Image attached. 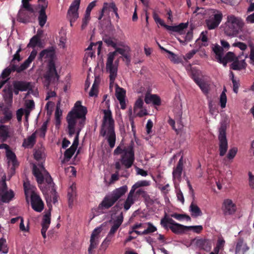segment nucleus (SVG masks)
<instances>
[{
    "mask_svg": "<svg viewBox=\"0 0 254 254\" xmlns=\"http://www.w3.org/2000/svg\"><path fill=\"white\" fill-rule=\"evenodd\" d=\"M87 112V108L81 105L80 101H78L67 115L66 120L68 134L70 136L75 134V136L72 145L64 153V159L66 161L71 158L76 149L78 144L79 133L84 125Z\"/></svg>",
    "mask_w": 254,
    "mask_h": 254,
    "instance_id": "f257e3e1",
    "label": "nucleus"
},
{
    "mask_svg": "<svg viewBox=\"0 0 254 254\" xmlns=\"http://www.w3.org/2000/svg\"><path fill=\"white\" fill-rule=\"evenodd\" d=\"M115 47V51L110 52L107 55L106 63V70L109 74L110 87L114 84L117 76L119 62V59L116 58L117 53L125 56L126 54L130 51L129 47L123 42H117Z\"/></svg>",
    "mask_w": 254,
    "mask_h": 254,
    "instance_id": "f03ea898",
    "label": "nucleus"
},
{
    "mask_svg": "<svg viewBox=\"0 0 254 254\" xmlns=\"http://www.w3.org/2000/svg\"><path fill=\"white\" fill-rule=\"evenodd\" d=\"M105 104L107 109L103 110V117L101 129V134L105 137L111 148L115 146L116 137L115 132V121L111 110L109 109V101H106L107 96L104 95Z\"/></svg>",
    "mask_w": 254,
    "mask_h": 254,
    "instance_id": "7ed1b4c3",
    "label": "nucleus"
},
{
    "mask_svg": "<svg viewBox=\"0 0 254 254\" xmlns=\"http://www.w3.org/2000/svg\"><path fill=\"white\" fill-rule=\"evenodd\" d=\"M55 55V50L53 47L42 51L39 54V59L43 61H49L48 70L44 76V83L47 88L50 84L59 80L58 75L54 62L53 61Z\"/></svg>",
    "mask_w": 254,
    "mask_h": 254,
    "instance_id": "20e7f679",
    "label": "nucleus"
},
{
    "mask_svg": "<svg viewBox=\"0 0 254 254\" xmlns=\"http://www.w3.org/2000/svg\"><path fill=\"white\" fill-rule=\"evenodd\" d=\"M161 26L165 27L168 30L176 32V37L183 45H186L192 39L193 33L191 30H188V23H182L177 26L167 25L161 18L156 22Z\"/></svg>",
    "mask_w": 254,
    "mask_h": 254,
    "instance_id": "39448f33",
    "label": "nucleus"
},
{
    "mask_svg": "<svg viewBox=\"0 0 254 254\" xmlns=\"http://www.w3.org/2000/svg\"><path fill=\"white\" fill-rule=\"evenodd\" d=\"M244 25V21L241 17L229 14L227 15L224 24V32L228 36L237 37L242 31Z\"/></svg>",
    "mask_w": 254,
    "mask_h": 254,
    "instance_id": "423d86ee",
    "label": "nucleus"
},
{
    "mask_svg": "<svg viewBox=\"0 0 254 254\" xmlns=\"http://www.w3.org/2000/svg\"><path fill=\"white\" fill-rule=\"evenodd\" d=\"M33 172L40 188L44 193L48 188L53 187V182L52 178L46 170L42 164L38 165H34L33 168Z\"/></svg>",
    "mask_w": 254,
    "mask_h": 254,
    "instance_id": "0eeeda50",
    "label": "nucleus"
},
{
    "mask_svg": "<svg viewBox=\"0 0 254 254\" xmlns=\"http://www.w3.org/2000/svg\"><path fill=\"white\" fill-rule=\"evenodd\" d=\"M24 187L26 199L30 197L32 208L37 212H41L44 209V203L36 191L37 189L29 182H25Z\"/></svg>",
    "mask_w": 254,
    "mask_h": 254,
    "instance_id": "6e6552de",
    "label": "nucleus"
},
{
    "mask_svg": "<svg viewBox=\"0 0 254 254\" xmlns=\"http://www.w3.org/2000/svg\"><path fill=\"white\" fill-rule=\"evenodd\" d=\"M114 155H121V162L127 168H129L134 161V153L132 145L125 146L122 143L115 149Z\"/></svg>",
    "mask_w": 254,
    "mask_h": 254,
    "instance_id": "1a4fd4ad",
    "label": "nucleus"
},
{
    "mask_svg": "<svg viewBox=\"0 0 254 254\" xmlns=\"http://www.w3.org/2000/svg\"><path fill=\"white\" fill-rule=\"evenodd\" d=\"M46 201L49 207V211L43 216L42 222L41 234L44 238H46V231L51 223V211L52 203H56L58 201V196L54 190L50 196L46 197Z\"/></svg>",
    "mask_w": 254,
    "mask_h": 254,
    "instance_id": "9d476101",
    "label": "nucleus"
},
{
    "mask_svg": "<svg viewBox=\"0 0 254 254\" xmlns=\"http://www.w3.org/2000/svg\"><path fill=\"white\" fill-rule=\"evenodd\" d=\"M207 13V18L205 20L207 27L209 30L214 29L221 23L223 14L221 11L214 9H210Z\"/></svg>",
    "mask_w": 254,
    "mask_h": 254,
    "instance_id": "9b49d317",
    "label": "nucleus"
},
{
    "mask_svg": "<svg viewBox=\"0 0 254 254\" xmlns=\"http://www.w3.org/2000/svg\"><path fill=\"white\" fill-rule=\"evenodd\" d=\"M31 0H22V5L19 10L17 20L22 23L29 21L30 16L33 12V9L29 1Z\"/></svg>",
    "mask_w": 254,
    "mask_h": 254,
    "instance_id": "f8f14e48",
    "label": "nucleus"
},
{
    "mask_svg": "<svg viewBox=\"0 0 254 254\" xmlns=\"http://www.w3.org/2000/svg\"><path fill=\"white\" fill-rule=\"evenodd\" d=\"M103 228L102 226H99L95 228L92 232L90 238V244L88 248L89 254H93L95 250L97 248L100 240L103 237L102 232Z\"/></svg>",
    "mask_w": 254,
    "mask_h": 254,
    "instance_id": "ddd939ff",
    "label": "nucleus"
},
{
    "mask_svg": "<svg viewBox=\"0 0 254 254\" xmlns=\"http://www.w3.org/2000/svg\"><path fill=\"white\" fill-rule=\"evenodd\" d=\"M226 126L222 124L219 129L218 140L219 154L223 156L228 150V141L226 135Z\"/></svg>",
    "mask_w": 254,
    "mask_h": 254,
    "instance_id": "4468645a",
    "label": "nucleus"
},
{
    "mask_svg": "<svg viewBox=\"0 0 254 254\" xmlns=\"http://www.w3.org/2000/svg\"><path fill=\"white\" fill-rule=\"evenodd\" d=\"M48 4L47 0H38L37 7L38 13V20L39 24L41 27L45 25L47 20V16L45 10L48 7Z\"/></svg>",
    "mask_w": 254,
    "mask_h": 254,
    "instance_id": "2eb2a0df",
    "label": "nucleus"
},
{
    "mask_svg": "<svg viewBox=\"0 0 254 254\" xmlns=\"http://www.w3.org/2000/svg\"><path fill=\"white\" fill-rule=\"evenodd\" d=\"M80 0H73L68 9L67 17L71 22H75L79 17L78 9Z\"/></svg>",
    "mask_w": 254,
    "mask_h": 254,
    "instance_id": "dca6fc26",
    "label": "nucleus"
},
{
    "mask_svg": "<svg viewBox=\"0 0 254 254\" xmlns=\"http://www.w3.org/2000/svg\"><path fill=\"white\" fill-rule=\"evenodd\" d=\"M221 209L225 215H232L236 212L237 206L233 200L226 198L222 202Z\"/></svg>",
    "mask_w": 254,
    "mask_h": 254,
    "instance_id": "f3484780",
    "label": "nucleus"
},
{
    "mask_svg": "<svg viewBox=\"0 0 254 254\" xmlns=\"http://www.w3.org/2000/svg\"><path fill=\"white\" fill-rule=\"evenodd\" d=\"M5 181L6 176L4 174L2 177L1 184L2 185V188L0 192V194H1L0 200L3 202H8L14 197V193L11 190H10L9 191L6 190L7 187Z\"/></svg>",
    "mask_w": 254,
    "mask_h": 254,
    "instance_id": "a211bd4d",
    "label": "nucleus"
},
{
    "mask_svg": "<svg viewBox=\"0 0 254 254\" xmlns=\"http://www.w3.org/2000/svg\"><path fill=\"white\" fill-rule=\"evenodd\" d=\"M116 96L120 102L121 109H125L126 108L125 101L126 90L119 87L117 85H116Z\"/></svg>",
    "mask_w": 254,
    "mask_h": 254,
    "instance_id": "6ab92c4d",
    "label": "nucleus"
},
{
    "mask_svg": "<svg viewBox=\"0 0 254 254\" xmlns=\"http://www.w3.org/2000/svg\"><path fill=\"white\" fill-rule=\"evenodd\" d=\"M14 88L18 89L20 91H28V93H32L33 85L30 82L15 81L13 83Z\"/></svg>",
    "mask_w": 254,
    "mask_h": 254,
    "instance_id": "aec40b11",
    "label": "nucleus"
},
{
    "mask_svg": "<svg viewBox=\"0 0 254 254\" xmlns=\"http://www.w3.org/2000/svg\"><path fill=\"white\" fill-rule=\"evenodd\" d=\"M123 221V215L122 213L117 217L116 219H114L112 222V225L108 233L109 234L114 236L115 233L117 232Z\"/></svg>",
    "mask_w": 254,
    "mask_h": 254,
    "instance_id": "412c9836",
    "label": "nucleus"
},
{
    "mask_svg": "<svg viewBox=\"0 0 254 254\" xmlns=\"http://www.w3.org/2000/svg\"><path fill=\"white\" fill-rule=\"evenodd\" d=\"M183 157H182L180 159L177 167L174 169L173 171V177L175 184H176L177 181H179L181 179L183 171Z\"/></svg>",
    "mask_w": 254,
    "mask_h": 254,
    "instance_id": "4be33fe9",
    "label": "nucleus"
},
{
    "mask_svg": "<svg viewBox=\"0 0 254 254\" xmlns=\"http://www.w3.org/2000/svg\"><path fill=\"white\" fill-rule=\"evenodd\" d=\"M144 101L147 104H152L155 106H159L161 104V99L156 94L147 93L145 96Z\"/></svg>",
    "mask_w": 254,
    "mask_h": 254,
    "instance_id": "5701e85b",
    "label": "nucleus"
},
{
    "mask_svg": "<svg viewBox=\"0 0 254 254\" xmlns=\"http://www.w3.org/2000/svg\"><path fill=\"white\" fill-rule=\"evenodd\" d=\"M37 51L33 50L30 53L28 59L17 69L18 72H21L28 68L37 55Z\"/></svg>",
    "mask_w": 254,
    "mask_h": 254,
    "instance_id": "b1692460",
    "label": "nucleus"
},
{
    "mask_svg": "<svg viewBox=\"0 0 254 254\" xmlns=\"http://www.w3.org/2000/svg\"><path fill=\"white\" fill-rule=\"evenodd\" d=\"M136 200V194H135V192L133 190H130L127 195V198L124 204V208L125 210L127 211L128 210L130 206L134 203Z\"/></svg>",
    "mask_w": 254,
    "mask_h": 254,
    "instance_id": "393cba45",
    "label": "nucleus"
},
{
    "mask_svg": "<svg viewBox=\"0 0 254 254\" xmlns=\"http://www.w3.org/2000/svg\"><path fill=\"white\" fill-rule=\"evenodd\" d=\"M11 135L10 128L7 126L0 124V140L6 141Z\"/></svg>",
    "mask_w": 254,
    "mask_h": 254,
    "instance_id": "a878e982",
    "label": "nucleus"
},
{
    "mask_svg": "<svg viewBox=\"0 0 254 254\" xmlns=\"http://www.w3.org/2000/svg\"><path fill=\"white\" fill-rule=\"evenodd\" d=\"M67 195L69 205L71 207L76 196V188L75 184L72 183L68 188L67 190Z\"/></svg>",
    "mask_w": 254,
    "mask_h": 254,
    "instance_id": "bb28decb",
    "label": "nucleus"
},
{
    "mask_svg": "<svg viewBox=\"0 0 254 254\" xmlns=\"http://www.w3.org/2000/svg\"><path fill=\"white\" fill-rule=\"evenodd\" d=\"M249 250L247 243L243 240H239L236 244L235 254H244Z\"/></svg>",
    "mask_w": 254,
    "mask_h": 254,
    "instance_id": "cd10ccee",
    "label": "nucleus"
},
{
    "mask_svg": "<svg viewBox=\"0 0 254 254\" xmlns=\"http://www.w3.org/2000/svg\"><path fill=\"white\" fill-rule=\"evenodd\" d=\"M194 81L202 93L205 95H207L210 90L209 84L204 80L198 78H195Z\"/></svg>",
    "mask_w": 254,
    "mask_h": 254,
    "instance_id": "c85d7f7f",
    "label": "nucleus"
},
{
    "mask_svg": "<svg viewBox=\"0 0 254 254\" xmlns=\"http://www.w3.org/2000/svg\"><path fill=\"white\" fill-rule=\"evenodd\" d=\"M127 186H123L114 190L110 195L113 199L117 201L122 196H123L127 191Z\"/></svg>",
    "mask_w": 254,
    "mask_h": 254,
    "instance_id": "c756f323",
    "label": "nucleus"
},
{
    "mask_svg": "<svg viewBox=\"0 0 254 254\" xmlns=\"http://www.w3.org/2000/svg\"><path fill=\"white\" fill-rule=\"evenodd\" d=\"M116 201L110 195L105 197L103 201L99 205V207L102 209H108L111 207Z\"/></svg>",
    "mask_w": 254,
    "mask_h": 254,
    "instance_id": "7c9ffc66",
    "label": "nucleus"
},
{
    "mask_svg": "<svg viewBox=\"0 0 254 254\" xmlns=\"http://www.w3.org/2000/svg\"><path fill=\"white\" fill-rule=\"evenodd\" d=\"M189 211L191 215L194 217L200 216L202 214L200 209L197 206L196 202L193 201L191 202L189 207Z\"/></svg>",
    "mask_w": 254,
    "mask_h": 254,
    "instance_id": "2f4dec72",
    "label": "nucleus"
},
{
    "mask_svg": "<svg viewBox=\"0 0 254 254\" xmlns=\"http://www.w3.org/2000/svg\"><path fill=\"white\" fill-rule=\"evenodd\" d=\"M5 154L8 165H12V167H14L17 165V160L14 153L10 150L6 151Z\"/></svg>",
    "mask_w": 254,
    "mask_h": 254,
    "instance_id": "473e14b6",
    "label": "nucleus"
},
{
    "mask_svg": "<svg viewBox=\"0 0 254 254\" xmlns=\"http://www.w3.org/2000/svg\"><path fill=\"white\" fill-rule=\"evenodd\" d=\"M116 5L114 2H105L104 3L100 15L98 18L99 20L101 19L104 14L107 15L109 14V13L111 10H113V5Z\"/></svg>",
    "mask_w": 254,
    "mask_h": 254,
    "instance_id": "72a5a7b5",
    "label": "nucleus"
},
{
    "mask_svg": "<svg viewBox=\"0 0 254 254\" xmlns=\"http://www.w3.org/2000/svg\"><path fill=\"white\" fill-rule=\"evenodd\" d=\"M169 228L175 234H182L187 231V226L176 223L172 226H169Z\"/></svg>",
    "mask_w": 254,
    "mask_h": 254,
    "instance_id": "f704fd0d",
    "label": "nucleus"
},
{
    "mask_svg": "<svg viewBox=\"0 0 254 254\" xmlns=\"http://www.w3.org/2000/svg\"><path fill=\"white\" fill-rule=\"evenodd\" d=\"M207 34L208 32L207 31H203L200 33L199 37L196 40L195 42V47H197V45H199L200 41H201L202 43L199 47L201 46H206L208 45Z\"/></svg>",
    "mask_w": 254,
    "mask_h": 254,
    "instance_id": "c9c22d12",
    "label": "nucleus"
},
{
    "mask_svg": "<svg viewBox=\"0 0 254 254\" xmlns=\"http://www.w3.org/2000/svg\"><path fill=\"white\" fill-rule=\"evenodd\" d=\"M247 64L245 62V60H242L240 61H236L233 62L231 64V68L233 70H241L245 69L246 67Z\"/></svg>",
    "mask_w": 254,
    "mask_h": 254,
    "instance_id": "e433bc0d",
    "label": "nucleus"
},
{
    "mask_svg": "<svg viewBox=\"0 0 254 254\" xmlns=\"http://www.w3.org/2000/svg\"><path fill=\"white\" fill-rule=\"evenodd\" d=\"M212 50L215 54L216 60L219 63L223 56V48L218 44L213 45L212 46Z\"/></svg>",
    "mask_w": 254,
    "mask_h": 254,
    "instance_id": "4c0bfd02",
    "label": "nucleus"
},
{
    "mask_svg": "<svg viewBox=\"0 0 254 254\" xmlns=\"http://www.w3.org/2000/svg\"><path fill=\"white\" fill-rule=\"evenodd\" d=\"M36 137V133H32L31 135L24 139L22 144L23 146L25 147H32L35 144Z\"/></svg>",
    "mask_w": 254,
    "mask_h": 254,
    "instance_id": "58836bf2",
    "label": "nucleus"
},
{
    "mask_svg": "<svg viewBox=\"0 0 254 254\" xmlns=\"http://www.w3.org/2000/svg\"><path fill=\"white\" fill-rule=\"evenodd\" d=\"M167 53L168 54L167 58L174 64H178L182 62V59L175 53L170 51H167Z\"/></svg>",
    "mask_w": 254,
    "mask_h": 254,
    "instance_id": "ea45409f",
    "label": "nucleus"
},
{
    "mask_svg": "<svg viewBox=\"0 0 254 254\" xmlns=\"http://www.w3.org/2000/svg\"><path fill=\"white\" fill-rule=\"evenodd\" d=\"M234 57V54L233 53L228 52L225 56H222L219 63L226 66L228 62L233 60Z\"/></svg>",
    "mask_w": 254,
    "mask_h": 254,
    "instance_id": "a19ab883",
    "label": "nucleus"
},
{
    "mask_svg": "<svg viewBox=\"0 0 254 254\" xmlns=\"http://www.w3.org/2000/svg\"><path fill=\"white\" fill-rule=\"evenodd\" d=\"M150 181L147 180L139 181L135 183L131 187V190L135 192V190L140 187H147L150 186Z\"/></svg>",
    "mask_w": 254,
    "mask_h": 254,
    "instance_id": "79ce46f5",
    "label": "nucleus"
},
{
    "mask_svg": "<svg viewBox=\"0 0 254 254\" xmlns=\"http://www.w3.org/2000/svg\"><path fill=\"white\" fill-rule=\"evenodd\" d=\"M34 158L37 161H43L46 156L44 149L40 148L37 150H36L34 154Z\"/></svg>",
    "mask_w": 254,
    "mask_h": 254,
    "instance_id": "37998d69",
    "label": "nucleus"
},
{
    "mask_svg": "<svg viewBox=\"0 0 254 254\" xmlns=\"http://www.w3.org/2000/svg\"><path fill=\"white\" fill-rule=\"evenodd\" d=\"M41 45V43L39 37L38 36H34L31 39L27 47L34 48L37 46L40 47Z\"/></svg>",
    "mask_w": 254,
    "mask_h": 254,
    "instance_id": "c03bdc74",
    "label": "nucleus"
},
{
    "mask_svg": "<svg viewBox=\"0 0 254 254\" xmlns=\"http://www.w3.org/2000/svg\"><path fill=\"white\" fill-rule=\"evenodd\" d=\"M10 72V69L6 68L1 73L0 78V89L6 82L7 79H6V78L9 75Z\"/></svg>",
    "mask_w": 254,
    "mask_h": 254,
    "instance_id": "a18cd8bd",
    "label": "nucleus"
},
{
    "mask_svg": "<svg viewBox=\"0 0 254 254\" xmlns=\"http://www.w3.org/2000/svg\"><path fill=\"white\" fill-rule=\"evenodd\" d=\"M48 122H45L42 125L39 129L36 130L34 132L36 135L37 134L39 136L42 138H44L47 129Z\"/></svg>",
    "mask_w": 254,
    "mask_h": 254,
    "instance_id": "49530a36",
    "label": "nucleus"
},
{
    "mask_svg": "<svg viewBox=\"0 0 254 254\" xmlns=\"http://www.w3.org/2000/svg\"><path fill=\"white\" fill-rule=\"evenodd\" d=\"M177 223L172 218L169 217H164L161 220V224L164 228H169V226H172Z\"/></svg>",
    "mask_w": 254,
    "mask_h": 254,
    "instance_id": "de8ad7c7",
    "label": "nucleus"
},
{
    "mask_svg": "<svg viewBox=\"0 0 254 254\" xmlns=\"http://www.w3.org/2000/svg\"><path fill=\"white\" fill-rule=\"evenodd\" d=\"M226 92V89L224 88L220 96V104L222 108H225L226 106L227 99Z\"/></svg>",
    "mask_w": 254,
    "mask_h": 254,
    "instance_id": "09e8293b",
    "label": "nucleus"
},
{
    "mask_svg": "<svg viewBox=\"0 0 254 254\" xmlns=\"http://www.w3.org/2000/svg\"><path fill=\"white\" fill-rule=\"evenodd\" d=\"M198 244L201 245V248L206 251H209L211 248V242L207 240L199 241Z\"/></svg>",
    "mask_w": 254,
    "mask_h": 254,
    "instance_id": "8fccbe9b",
    "label": "nucleus"
},
{
    "mask_svg": "<svg viewBox=\"0 0 254 254\" xmlns=\"http://www.w3.org/2000/svg\"><path fill=\"white\" fill-rule=\"evenodd\" d=\"M114 237V236L110 235L108 234L106 238L104 240L101 244V248L102 249L106 250L109 245L110 244L112 238Z\"/></svg>",
    "mask_w": 254,
    "mask_h": 254,
    "instance_id": "3c124183",
    "label": "nucleus"
},
{
    "mask_svg": "<svg viewBox=\"0 0 254 254\" xmlns=\"http://www.w3.org/2000/svg\"><path fill=\"white\" fill-rule=\"evenodd\" d=\"M8 249L7 247L6 240L3 238H0V252L3 254H7Z\"/></svg>",
    "mask_w": 254,
    "mask_h": 254,
    "instance_id": "603ef678",
    "label": "nucleus"
},
{
    "mask_svg": "<svg viewBox=\"0 0 254 254\" xmlns=\"http://www.w3.org/2000/svg\"><path fill=\"white\" fill-rule=\"evenodd\" d=\"M157 230V228L151 223H146V228L144 230V233L147 235L150 233H153Z\"/></svg>",
    "mask_w": 254,
    "mask_h": 254,
    "instance_id": "864d4df0",
    "label": "nucleus"
},
{
    "mask_svg": "<svg viewBox=\"0 0 254 254\" xmlns=\"http://www.w3.org/2000/svg\"><path fill=\"white\" fill-rule=\"evenodd\" d=\"M225 241L219 239L217 243L216 246L214 248L213 252H212L210 254H218L219 252L221 249H222L224 246Z\"/></svg>",
    "mask_w": 254,
    "mask_h": 254,
    "instance_id": "5fc2aeb1",
    "label": "nucleus"
},
{
    "mask_svg": "<svg viewBox=\"0 0 254 254\" xmlns=\"http://www.w3.org/2000/svg\"><path fill=\"white\" fill-rule=\"evenodd\" d=\"M98 86V83L97 82L96 79H95L89 93V95L90 97L96 96L97 95Z\"/></svg>",
    "mask_w": 254,
    "mask_h": 254,
    "instance_id": "6e6d98bb",
    "label": "nucleus"
},
{
    "mask_svg": "<svg viewBox=\"0 0 254 254\" xmlns=\"http://www.w3.org/2000/svg\"><path fill=\"white\" fill-rule=\"evenodd\" d=\"M25 114H26V118H27V117L29 114V111H28L27 110H25V109H22V108L18 109L16 113L17 120L19 122L21 121L22 116Z\"/></svg>",
    "mask_w": 254,
    "mask_h": 254,
    "instance_id": "4d7b16f0",
    "label": "nucleus"
},
{
    "mask_svg": "<svg viewBox=\"0 0 254 254\" xmlns=\"http://www.w3.org/2000/svg\"><path fill=\"white\" fill-rule=\"evenodd\" d=\"M4 94L3 96L5 99L7 98L10 100V102H12V92L10 87H8L7 88L6 87L3 89Z\"/></svg>",
    "mask_w": 254,
    "mask_h": 254,
    "instance_id": "13d9d810",
    "label": "nucleus"
},
{
    "mask_svg": "<svg viewBox=\"0 0 254 254\" xmlns=\"http://www.w3.org/2000/svg\"><path fill=\"white\" fill-rule=\"evenodd\" d=\"M238 151V149L237 147H233L232 148L230 149L228 153L227 154V157L228 159L230 160L233 159L235 156H236L237 153Z\"/></svg>",
    "mask_w": 254,
    "mask_h": 254,
    "instance_id": "bf43d9fd",
    "label": "nucleus"
},
{
    "mask_svg": "<svg viewBox=\"0 0 254 254\" xmlns=\"http://www.w3.org/2000/svg\"><path fill=\"white\" fill-rule=\"evenodd\" d=\"M19 229L23 233L28 232L29 231V224L25 226L24 224V220L23 218H20V223L19 224Z\"/></svg>",
    "mask_w": 254,
    "mask_h": 254,
    "instance_id": "052dcab7",
    "label": "nucleus"
},
{
    "mask_svg": "<svg viewBox=\"0 0 254 254\" xmlns=\"http://www.w3.org/2000/svg\"><path fill=\"white\" fill-rule=\"evenodd\" d=\"M209 9H205V8L203 7H197L195 9V10L193 11V13H196L197 15L198 14H201V15H204L207 16L208 13L207 11L209 10Z\"/></svg>",
    "mask_w": 254,
    "mask_h": 254,
    "instance_id": "680f3d73",
    "label": "nucleus"
},
{
    "mask_svg": "<svg viewBox=\"0 0 254 254\" xmlns=\"http://www.w3.org/2000/svg\"><path fill=\"white\" fill-rule=\"evenodd\" d=\"M144 103L142 99L138 98L135 102L134 106V112H137V110L139 109L142 108V106Z\"/></svg>",
    "mask_w": 254,
    "mask_h": 254,
    "instance_id": "e2e57ef3",
    "label": "nucleus"
},
{
    "mask_svg": "<svg viewBox=\"0 0 254 254\" xmlns=\"http://www.w3.org/2000/svg\"><path fill=\"white\" fill-rule=\"evenodd\" d=\"M203 227L201 225L187 226V230H192L194 232L199 233L202 230Z\"/></svg>",
    "mask_w": 254,
    "mask_h": 254,
    "instance_id": "0e129e2a",
    "label": "nucleus"
},
{
    "mask_svg": "<svg viewBox=\"0 0 254 254\" xmlns=\"http://www.w3.org/2000/svg\"><path fill=\"white\" fill-rule=\"evenodd\" d=\"M232 46L234 47H238L242 51H245L247 48V46L245 44L237 41L234 42L232 44Z\"/></svg>",
    "mask_w": 254,
    "mask_h": 254,
    "instance_id": "69168bd1",
    "label": "nucleus"
},
{
    "mask_svg": "<svg viewBox=\"0 0 254 254\" xmlns=\"http://www.w3.org/2000/svg\"><path fill=\"white\" fill-rule=\"evenodd\" d=\"M197 52V50H192L191 51L189 52L187 54H186L184 57V59L186 61H188L190 60L191 58L193 57V56L196 54Z\"/></svg>",
    "mask_w": 254,
    "mask_h": 254,
    "instance_id": "338daca9",
    "label": "nucleus"
},
{
    "mask_svg": "<svg viewBox=\"0 0 254 254\" xmlns=\"http://www.w3.org/2000/svg\"><path fill=\"white\" fill-rule=\"evenodd\" d=\"M249 184L251 188L254 189V176L252 173H249Z\"/></svg>",
    "mask_w": 254,
    "mask_h": 254,
    "instance_id": "774afa93",
    "label": "nucleus"
}]
</instances>
